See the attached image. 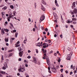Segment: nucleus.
I'll use <instances>...</instances> for the list:
<instances>
[{
    "mask_svg": "<svg viewBox=\"0 0 77 77\" xmlns=\"http://www.w3.org/2000/svg\"><path fill=\"white\" fill-rule=\"evenodd\" d=\"M19 72H23L24 71H25V69L22 67H20L19 69H18Z\"/></svg>",
    "mask_w": 77,
    "mask_h": 77,
    "instance_id": "obj_1",
    "label": "nucleus"
},
{
    "mask_svg": "<svg viewBox=\"0 0 77 77\" xmlns=\"http://www.w3.org/2000/svg\"><path fill=\"white\" fill-rule=\"evenodd\" d=\"M43 45L42 47V48H45L46 47L47 48L48 47V45L47 43H44L43 44Z\"/></svg>",
    "mask_w": 77,
    "mask_h": 77,
    "instance_id": "obj_2",
    "label": "nucleus"
},
{
    "mask_svg": "<svg viewBox=\"0 0 77 77\" xmlns=\"http://www.w3.org/2000/svg\"><path fill=\"white\" fill-rule=\"evenodd\" d=\"M51 68L53 71H55L56 70V69L54 68V66H53V65H52V66L51 67Z\"/></svg>",
    "mask_w": 77,
    "mask_h": 77,
    "instance_id": "obj_3",
    "label": "nucleus"
},
{
    "mask_svg": "<svg viewBox=\"0 0 77 77\" xmlns=\"http://www.w3.org/2000/svg\"><path fill=\"white\" fill-rule=\"evenodd\" d=\"M19 56L20 57H22L23 56V51L20 52L19 53Z\"/></svg>",
    "mask_w": 77,
    "mask_h": 77,
    "instance_id": "obj_4",
    "label": "nucleus"
},
{
    "mask_svg": "<svg viewBox=\"0 0 77 77\" xmlns=\"http://www.w3.org/2000/svg\"><path fill=\"white\" fill-rule=\"evenodd\" d=\"M32 58L33 59V61H34V62L35 63H36V62H37V61L36 60V59L35 57H33Z\"/></svg>",
    "mask_w": 77,
    "mask_h": 77,
    "instance_id": "obj_5",
    "label": "nucleus"
},
{
    "mask_svg": "<svg viewBox=\"0 0 77 77\" xmlns=\"http://www.w3.org/2000/svg\"><path fill=\"white\" fill-rule=\"evenodd\" d=\"M45 19V16H42L40 18V20H42V21H43V20H44Z\"/></svg>",
    "mask_w": 77,
    "mask_h": 77,
    "instance_id": "obj_6",
    "label": "nucleus"
},
{
    "mask_svg": "<svg viewBox=\"0 0 77 77\" xmlns=\"http://www.w3.org/2000/svg\"><path fill=\"white\" fill-rule=\"evenodd\" d=\"M66 22L67 23H68V24H69L71 23H72V21H70V20H68L66 21Z\"/></svg>",
    "mask_w": 77,
    "mask_h": 77,
    "instance_id": "obj_7",
    "label": "nucleus"
},
{
    "mask_svg": "<svg viewBox=\"0 0 77 77\" xmlns=\"http://www.w3.org/2000/svg\"><path fill=\"white\" fill-rule=\"evenodd\" d=\"M72 8L73 9L75 7V2H74L72 4Z\"/></svg>",
    "mask_w": 77,
    "mask_h": 77,
    "instance_id": "obj_8",
    "label": "nucleus"
},
{
    "mask_svg": "<svg viewBox=\"0 0 77 77\" xmlns=\"http://www.w3.org/2000/svg\"><path fill=\"white\" fill-rule=\"evenodd\" d=\"M73 13L74 14H77V9L75 8H74Z\"/></svg>",
    "mask_w": 77,
    "mask_h": 77,
    "instance_id": "obj_9",
    "label": "nucleus"
},
{
    "mask_svg": "<svg viewBox=\"0 0 77 77\" xmlns=\"http://www.w3.org/2000/svg\"><path fill=\"white\" fill-rule=\"evenodd\" d=\"M4 29H2V30H1V34L2 35H3L4 34H5V31H4Z\"/></svg>",
    "mask_w": 77,
    "mask_h": 77,
    "instance_id": "obj_10",
    "label": "nucleus"
},
{
    "mask_svg": "<svg viewBox=\"0 0 77 77\" xmlns=\"http://www.w3.org/2000/svg\"><path fill=\"white\" fill-rule=\"evenodd\" d=\"M66 59L67 60H70V59H71V56H69V55H68L67 56Z\"/></svg>",
    "mask_w": 77,
    "mask_h": 77,
    "instance_id": "obj_11",
    "label": "nucleus"
},
{
    "mask_svg": "<svg viewBox=\"0 0 77 77\" xmlns=\"http://www.w3.org/2000/svg\"><path fill=\"white\" fill-rule=\"evenodd\" d=\"M41 9L44 11H45V8H44L42 5Z\"/></svg>",
    "mask_w": 77,
    "mask_h": 77,
    "instance_id": "obj_12",
    "label": "nucleus"
},
{
    "mask_svg": "<svg viewBox=\"0 0 77 77\" xmlns=\"http://www.w3.org/2000/svg\"><path fill=\"white\" fill-rule=\"evenodd\" d=\"M55 3L56 6H57V7H59V5L57 4V0H55Z\"/></svg>",
    "mask_w": 77,
    "mask_h": 77,
    "instance_id": "obj_13",
    "label": "nucleus"
},
{
    "mask_svg": "<svg viewBox=\"0 0 77 77\" xmlns=\"http://www.w3.org/2000/svg\"><path fill=\"white\" fill-rule=\"evenodd\" d=\"M4 65L5 67L6 68H7L8 67V65H7V63H4Z\"/></svg>",
    "mask_w": 77,
    "mask_h": 77,
    "instance_id": "obj_14",
    "label": "nucleus"
},
{
    "mask_svg": "<svg viewBox=\"0 0 77 77\" xmlns=\"http://www.w3.org/2000/svg\"><path fill=\"white\" fill-rule=\"evenodd\" d=\"M46 61L47 62H50V60H49V58L48 56L46 57Z\"/></svg>",
    "mask_w": 77,
    "mask_h": 77,
    "instance_id": "obj_15",
    "label": "nucleus"
},
{
    "mask_svg": "<svg viewBox=\"0 0 77 77\" xmlns=\"http://www.w3.org/2000/svg\"><path fill=\"white\" fill-rule=\"evenodd\" d=\"M7 9V7L6 6H5L3 8H2V10H3V11H5V10H6V9Z\"/></svg>",
    "mask_w": 77,
    "mask_h": 77,
    "instance_id": "obj_16",
    "label": "nucleus"
},
{
    "mask_svg": "<svg viewBox=\"0 0 77 77\" xmlns=\"http://www.w3.org/2000/svg\"><path fill=\"white\" fill-rule=\"evenodd\" d=\"M1 14L2 15V17L3 18V17H4V15H5V13L4 12H2L1 13Z\"/></svg>",
    "mask_w": 77,
    "mask_h": 77,
    "instance_id": "obj_17",
    "label": "nucleus"
},
{
    "mask_svg": "<svg viewBox=\"0 0 77 77\" xmlns=\"http://www.w3.org/2000/svg\"><path fill=\"white\" fill-rule=\"evenodd\" d=\"M0 73L1 74H5L6 73L3 71H0Z\"/></svg>",
    "mask_w": 77,
    "mask_h": 77,
    "instance_id": "obj_18",
    "label": "nucleus"
},
{
    "mask_svg": "<svg viewBox=\"0 0 77 77\" xmlns=\"http://www.w3.org/2000/svg\"><path fill=\"white\" fill-rule=\"evenodd\" d=\"M4 31H5V32H7V33L9 31V29H5V28L4 29Z\"/></svg>",
    "mask_w": 77,
    "mask_h": 77,
    "instance_id": "obj_19",
    "label": "nucleus"
},
{
    "mask_svg": "<svg viewBox=\"0 0 77 77\" xmlns=\"http://www.w3.org/2000/svg\"><path fill=\"white\" fill-rule=\"evenodd\" d=\"M48 72L49 73H51V71H50V67H48Z\"/></svg>",
    "mask_w": 77,
    "mask_h": 77,
    "instance_id": "obj_20",
    "label": "nucleus"
},
{
    "mask_svg": "<svg viewBox=\"0 0 77 77\" xmlns=\"http://www.w3.org/2000/svg\"><path fill=\"white\" fill-rule=\"evenodd\" d=\"M27 38H26L23 41V42L25 44H26V41H27Z\"/></svg>",
    "mask_w": 77,
    "mask_h": 77,
    "instance_id": "obj_21",
    "label": "nucleus"
},
{
    "mask_svg": "<svg viewBox=\"0 0 77 77\" xmlns=\"http://www.w3.org/2000/svg\"><path fill=\"white\" fill-rule=\"evenodd\" d=\"M44 56L45 59H46V53H45V54H44Z\"/></svg>",
    "mask_w": 77,
    "mask_h": 77,
    "instance_id": "obj_22",
    "label": "nucleus"
},
{
    "mask_svg": "<svg viewBox=\"0 0 77 77\" xmlns=\"http://www.w3.org/2000/svg\"><path fill=\"white\" fill-rule=\"evenodd\" d=\"M5 38V42H8V41H9V39L8 38Z\"/></svg>",
    "mask_w": 77,
    "mask_h": 77,
    "instance_id": "obj_23",
    "label": "nucleus"
},
{
    "mask_svg": "<svg viewBox=\"0 0 77 77\" xmlns=\"http://www.w3.org/2000/svg\"><path fill=\"white\" fill-rule=\"evenodd\" d=\"M12 55H13V54L12 53H9V56L10 57L12 56Z\"/></svg>",
    "mask_w": 77,
    "mask_h": 77,
    "instance_id": "obj_24",
    "label": "nucleus"
},
{
    "mask_svg": "<svg viewBox=\"0 0 77 77\" xmlns=\"http://www.w3.org/2000/svg\"><path fill=\"white\" fill-rule=\"evenodd\" d=\"M15 45H16V46H15V47H20V45L15 44Z\"/></svg>",
    "mask_w": 77,
    "mask_h": 77,
    "instance_id": "obj_25",
    "label": "nucleus"
},
{
    "mask_svg": "<svg viewBox=\"0 0 77 77\" xmlns=\"http://www.w3.org/2000/svg\"><path fill=\"white\" fill-rule=\"evenodd\" d=\"M18 35V33L17 32H16L15 33V37L16 38H17V35Z\"/></svg>",
    "mask_w": 77,
    "mask_h": 77,
    "instance_id": "obj_26",
    "label": "nucleus"
},
{
    "mask_svg": "<svg viewBox=\"0 0 77 77\" xmlns=\"http://www.w3.org/2000/svg\"><path fill=\"white\" fill-rule=\"evenodd\" d=\"M47 63L49 66H50V62L48 61V62H47Z\"/></svg>",
    "mask_w": 77,
    "mask_h": 77,
    "instance_id": "obj_27",
    "label": "nucleus"
},
{
    "mask_svg": "<svg viewBox=\"0 0 77 77\" xmlns=\"http://www.w3.org/2000/svg\"><path fill=\"white\" fill-rule=\"evenodd\" d=\"M22 47L23 48H25V46H24V44H22Z\"/></svg>",
    "mask_w": 77,
    "mask_h": 77,
    "instance_id": "obj_28",
    "label": "nucleus"
},
{
    "mask_svg": "<svg viewBox=\"0 0 77 77\" xmlns=\"http://www.w3.org/2000/svg\"><path fill=\"white\" fill-rule=\"evenodd\" d=\"M72 53H73L72 52H71L70 54H69V56L70 57L72 56Z\"/></svg>",
    "mask_w": 77,
    "mask_h": 77,
    "instance_id": "obj_29",
    "label": "nucleus"
},
{
    "mask_svg": "<svg viewBox=\"0 0 77 77\" xmlns=\"http://www.w3.org/2000/svg\"><path fill=\"white\" fill-rule=\"evenodd\" d=\"M72 21H77V19L75 18H72Z\"/></svg>",
    "mask_w": 77,
    "mask_h": 77,
    "instance_id": "obj_30",
    "label": "nucleus"
},
{
    "mask_svg": "<svg viewBox=\"0 0 77 77\" xmlns=\"http://www.w3.org/2000/svg\"><path fill=\"white\" fill-rule=\"evenodd\" d=\"M18 50L19 51H21V48L20 47L18 48Z\"/></svg>",
    "mask_w": 77,
    "mask_h": 77,
    "instance_id": "obj_31",
    "label": "nucleus"
},
{
    "mask_svg": "<svg viewBox=\"0 0 77 77\" xmlns=\"http://www.w3.org/2000/svg\"><path fill=\"white\" fill-rule=\"evenodd\" d=\"M10 8L11 9H14V6L11 5L10 6Z\"/></svg>",
    "mask_w": 77,
    "mask_h": 77,
    "instance_id": "obj_32",
    "label": "nucleus"
},
{
    "mask_svg": "<svg viewBox=\"0 0 77 77\" xmlns=\"http://www.w3.org/2000/svg\"><path fill=\"white\" fill-rule=\"evenodd\" d=\"M44 54H45L46 53V54L47 53V50H45L44 51H43Z\"/></svg>",
    "mask_w": 77,
    "mask_h": 77,
    "instance_id": "obj_33",
    "label": "nucleus"
},
{
    "mask_svg": "<svg viewBox=\"0 0 77 77\" xmlns=\"http://www.w3.org/2000/svg\"><path fill=\"white\" fill-rule=\"evenodd\" d=\"M70 14H72V15H73L74 14V12H73L71 11H70Z\"/></svg>",
    "mask_w": 77,
    "mask_h": 77,
    "instance_id": "obj_34",
    "label": "nucleus"
},
{
    "mask_svg": "<svg viewBox=\"0 0 77 77\" xmlns=\"http://www.w3.org/2000/svg\"><path fill=\"white\" fill-rule=\"evenodd\" d=\"M54 17H57V15H56V14L55 13H54Z\"/></svg>",
    "mask_w": 77,
    "mask_h": 77,
    "instance_id": "obj_35",
    "label": "nucleus"
},
{
    "mask_svg": "<svg viewBox=\"0 0 77 77\" xmlns=\"http://www.w3.org/2000/svg\"><path fill=\"white\" fill-rule=\"evenodd\" d=\"M8 18H9L10 19V18H12V15H9V17H8Z\"/></svg>",
    "mask_w": 77,
    "mask_h": 77,
    "instance_id": "obj_36",
    "label": "nucleus"
},
{
    "mask_svg": "<svg viewBox=\"0 0 77 77\" xmlns=\"http://www.w3.org/2000/svg\"><path fill=\"white\" fill-rule=\"evenodd\" d=\"M10 24L11 27H14V26H13L12 24L11 23H10Z\"/></svg>",
    "mask_w": 77,
    "mask_h": 77,
    "instance_id": "obj_37",
    "label": "nucleus"
},
{
    "mask_svg": "<svg viewBox=\"0 0 77 77\" xmlns=\"http://www.w3.org/2000/svg\"><path fill=\"white\" fill-rule=\"evenodd\" d=\"M35 45H36V46L37 47H38H38H40V45H38V44H35Z\"/></svg>",
    "mask_w": 77,
    "mask_h": 77,
    "instance_id": "obj_38",
    "label": "nucleus"
},
{
    "mask_svg": "<svg viewBox=\"0 0 77 77\" xmlns=\"http://www.w3.org/2000/svg\"><path fill=\"white\" fill-rule=\"evenodd\" d=\"M12 50H9L8 51V53H11V52H12Z\"/></svg>",
    "mask_w": 77,
    "mask_h": 77,
    "instance_id": "obj_39",
    "label": "nucleus"
},
{
    "mask_svg": "<svg viewBox=\"0 0 77 77\" xmlns=\"http://www.w3.org/2000/svg\"><path fill=\"white\" fill-rule=\"evenodd\" d=\"M27 58L28 59H30V58H31V57L30 56H29L27 57Z\"/></svg>",
    "mask_w": 77,
    "mask_h": 77,
    "instance_id": "obj_40",
    "label": "nucleus"
},
{
    "mask_svg": "<svg viewBox=\"0 0 77 77\" xmlns=\"http://www.w3.org/2000/svg\"><path fill=\"white\" fill-rule=\"evenodd\" d=\"M42 3H43L44 5H46V3L45 2H44V1L42 2Z\"/></svg>",
    "mask_w": 77,
    "mask_h": 77,
    "instance_id": "obj_41",
    "label": "nucleus"
},
{
    "mask_svg": "<svg viewBox=\"0 0 77 77\" xmlns=\"http://www.w3.org/2000/svg\"><path fill=\"white\" fill-rule=\"evenodd\" d=\"M63 69H61L60 71L61 72H63Z\"/></svg>",
    "mask_w": 77,
    "mask_h": 77,
    "instance_id": "obj_42",
    "label": "nucleus"
},
{
    "mask_svg": "<svg viewBox=\"0 0 77 77\" xmlns=\"http://www.w3.org/2000/svg\"><path fill=\"white\" fill-rule=\"evenodd\" d=\"M49 43H51V41L50 40H48V41Z\"/></svg>",
    "mask_w": 77,
    "mask_h": 77,
    "instance_id": "obj_43",
    "label": "nucleus"
},
{
    "mask_svg": "<svg viewBox=\"0 0 77 77\" xmlns=\"http://www.w3.org/2000/svg\"><path fill=\"white\" fill-rule=\"evenodd\" d=\"M73 23L74 24H77V22H73Z\"/></svg>",
    "mask_w": 77,
    "mask_h": 77,
    "instance_id": "obj_44",
    "label": "nucleus"
},
{
    "mask_svg": "<svg viewBox=\"0 0 77 77\" xmlns=\"http://www.w3.org/2000/svg\"><path fill=\"white\" fill-rule=\"evenodd\" d=\"M25 65L26 67H28V65L27 64H25Z\"/></svg>",
    "mask_w": 77,
    "mask_h": 77,
    "instance_id": "obj_45",
    "label": "nucleus"
},
{
    "mask_svg": "<svg viewBox=\"0 0 77 77\" xmlns=\"http://www.w3.org/2000/svg\"><path fill=\"white\" fill-rule=\"evenodd\" d=\"M17 32V30H13V32L14 33H15V32Z\"/></svg>",
    "mask_w": 77,
    "mask_h": 77,
    "instance_id": "obj_46",
    "label": "nucleus"
},
{
    "mask_svg": "<svg viewBox=\"0 0 77 77\" xmlns=\"http://www.w3.org/2000/svg\"><path fill=\"white\" fill-rule=\"evenodd\" d=\"M15 13H16L15 12H14L13 13V15H14V16H15Z\"/></svg>",
    "mask_w": 77,
    "mask_h": 77,
    "instance_id": "obj_47",
    "label": "nucleus"
},
{
    "mask_svg": "<svg viewBox=\"0 0 77 77\" xmlns=\"http://www.w3.org/2000/svg\"><path fill=\"white\" fill-rule=\"evenodd\" d=\"M28 20L29 22H31V19H30V18H29Z\"/></svg>",
    "mask_w": 77,
    "mask_h": 77,
    "instance_id": "obj_48",
    "label": "nucleus"
},
{
    "mask_svg": "<svg viewBox=\"0 0 77 77\" xmlns=\"http://www.w3.org/2000/svg\"><path fill=\"white\" fill-rule=\"evenodd\" d=\"M18 60L19 61H21V58H19Z\"/></svg>",
    "mask_w": 77,
    "mask_h": 77,
    "instance_id": "obj_49",
    "label": "nucleus"
},
{
    "mask_svg": "<svg viewBox=\"0 0 77 77\" xmlns=\"http://www.w3.org/2000/svg\"><path fill=\"white\" fill-rule=\"evenodd\" d=\"M8 21H10V19L9 18H7Z\"/></svg>",
    "mask_w": 77,
    "mask_h": 77,
    "instance_id": "obj_50",
    "label": "nucleus"
},
{
    "mask_svg": "<svg viewBox=\"0 0 77 77\" xmlns=\"http://www.w3.org/2000/svg\"><path fill=\"white\" fill-rule=\"evenodd\" d=\"M45 31L46 32H48V29H47V28L45 29Z\"/></svg>",
    "mask_w": 77,
    "mask_h": 77,
    "instance_id": "obj_51",
    "label": "nucleus"
},
{
    "mask_svg": "<svg viewBox=\"0 0 77 77\" xmlns=\"http://www.w3.org/2000/svg\"><path fill=\"white\" fill-rule=\"evenodd\" d=\"M36 52L37 53H38V49L36 50Z\"/></svg>",
    "mask_w": 77,
    "mask_h": 77,
    "instance_id": "obj_52",
    "label": "nucleus"
},
{
    "mask_svg": "<svg viewBox=\"0 0 77 77\" xmlns=\"http://www.w3.org/2000/svg\"><path fill=\"white\" fill-rule=\"evenodd\" d=\"M48 39H46L45 40V42H48Z\"/></svg>",
    "mask_w": 77,
    "mask_h": 77,
    "instance_id": "obj_53",
    "label": "nucleus"
},
{
    "mask_svg": "<svg viewBox=\"0 0 77 77\" xmlns=\"http://www.w3.org/2000/svg\"><path fill=\"white\" fill-rule=\"evenodd\" d=\"M59 27V25H56L55 26V29H56V27Z\"/></svg>",
    "mask_w": 77,
    "mask_h": 77,
    "instance_id": "obj_54",
    "label": "nucleus"
},
{
    "mask_svg": "<svg viewBox=\"0 0 77 77\" xmlns=\"http://www.w3.org/2000/svg\"><path fill=\"white\" fill-rule=\"evenodd\" d=\"M1 59L2 60H3V55H2Z\"/></svg>",
    "mask_w": 77,
    "mask_h": 77,
    "instance_id": "obj_55",
    "label": "nucleus"
},
{
    "mask_svg": "<svg viewBox=\"0 0 77 77\" xmlns=\"http://www.w3.org/2000/svg\"><path fill=\"white\" fill-rule=\"evenodd\" d=\"M32 30L34 32H35V28H33Z\"/></svg>",
    "mask_w": 77,
    "mask_h": 77,
    "instance_id": "obj_56",
    "label": "nucleus"
},
{
    "mask_svg": "<svg viewBox=\"0 0 77 77\" xmlns=\"http://www.w3.org/2000/svg\"><path fill=\"white\" fill-rule=\"evenodd\" d=\"M60 37L61 38H63V36H62V35H60Z\"/></svg>",
    "mask_w": 77,
    "mask_h": 77,
    "instance_id": "obj_57",
    "label": "nucleus"
},
{
    "mask_svg": "<svg viewBox=\"0 0 77 77\" xmlns=\"http://www.w3.org/2000/svg\"><path fill=\"white\" fill-rule=\"evenodd\" d=\"M2 69H6V68H5V67H2Z\"/></svg>",
    "mask_w": 77,
    "mask_h": 77,
    "instance_id": "obj_58",
    "label": "nucleus"
},
{
    "mask_svg": "<svg viewBox=\"0 0 77 77\" xmlns=\"http://www.w3.org/2000/svg\"><path fill=\"white\" fill-rule=\"evenodd\" d=\"M20 44V41H18L17 42V44Z\"/></svg>",
    "mask_w": 77,
    "mask_h": 77,
    "instance_id": "obj_59",
    "label": "nucleus"
},
{
    "mask_svg": "<svg viewBox=\"0 0 77 77\" xmlns=\"http://www.w3.org/2000/svg\"><path fill=\"white\" fill-rule=\"evenodd\" d=\"M74 72V73H77V71L75 70Z\"/></svg>",
    "mask_w": 77,
    "mask_h": 77,
    "instance_id": "obj_60",
    "label": "nucleus"
},
{
    "mask_svg": "<svg viewBox=\"0 0 77 77\" xmlns=\"http://www.w3.org/2000/svg\"><path fill=\"white\" fill-rule=\"evenodd\" d=\"M53 51H51L50 52V54H51V53H53Z\"/></svg>",
    "mask_w": 77,
    "mask_h": 77,
    "instance_id": "obj_61",
    "label": "nucleus"
},
{
    "mask_svg": "<svg viewBox=\"0 0 77 77\" xmlns=\"http://www.w3.org/2000/svg\"><path fill=\"white\" fill-rule=\"evenodd\" d=\"M54 56H57V54H56V53H54Z\"/></svg>",
    "mask_w": 77,
    "mask_h": 77,
    "instance_id": "obj_62",
    "label": "nucleus"
},
{
    "mask_svg": "<svg viewBox=\"0 0 77 77\" xmlns=\"http://www.w3.org/2000/svg\"><path fill=\"white\" fill-rule=\"evenodd\" d=\"M71 74H72V72H71L70 73V75H71Z\"/></svg>",
    "mask_w": 77,
    "mask_h": 77,
    "instance_id": "obj_63",
    "label": "nucleus"
},
{
    "mask_svg": "<svg viewBox=\"0 0 77 77\" xmlns=\"http://www.w3.org/2000/svg\"><path fill=\"white\" fill-rule=\"evenodd\" d=\"M60 77H63V75L62 74L61 75Z\"/></svg>",
    "mask_w": 77,
    "mask_h": 77,
    "instance_id": "obj_64",
    "label": "nucleus"
}]
</instances>
